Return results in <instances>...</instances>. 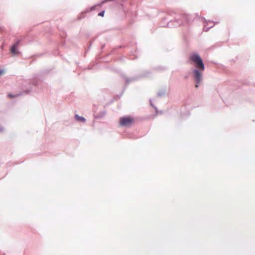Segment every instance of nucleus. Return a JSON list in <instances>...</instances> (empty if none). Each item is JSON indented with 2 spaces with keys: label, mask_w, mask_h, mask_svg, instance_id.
<instances>
[{
  "label": "nucleus",
  "mask_w": 255,
  "mask_h": 255,
  "mask_svg": "<svg viewBox=\"0 0 255 255\" xmlns=\"http://www.w3.org/2000/svg\"><path fill=\"white\" fill-rule=\"evenodd\" d=\"M96 6H94L91 7V10H93L95 9Z\"/></svg>",
  "instance_id": "obj_11"
},
{
  "label": "nucleus",
  "mask_w": 255,
  "mask_h": 255,
  "mask_svg": "<svg viewBox=\"0 0 255 255\" xmlns=\"http://www.w3.org/2000/svg\"><path fill=\"white\" fill-rule=\"evenodd\" d=\"M132 121V119L129 117H123L120 119V124L123 126H127L129 125Z\"/></svg>",
  "instance_id": "obj_3"
},
{
  "label": "nucleus",
  "mask_w": 255,
  "mask_h": 255,
  "mask_svg": "<svg viewBox=\"0 0 255 255\" xmlns=\"http://www.w3.org/2000/svg\"><path fill=\"white\" fill-rule=\"evenodd\" d=\"M176 23L175 24V26H179L183 24L187 21V15L184 14L182 15H178L175 18Z\"/></svg>",
  "instance_id": "obj_2"
},
{
  "label": "nucleus",
  "mask_w": 255,
  "mask_h": 255,
  "mask_svg": "<svg viewBox=\"0 0 255 255\" xmlns=\"http://www.w3.org/2000/svg\"><path fill=\"white\" fill-rule=\"evenodd\" d=\"M4 130V128L0 125V132H2Z\"/></svg>",
  "instance_id": "obj_8"
},
{
  "label": "nucleus",
  "mask_w": 255,
  "mask_h": 255,
  "mask_svg": "<svg viewBox=\"0 0 255 255\" xmlns=\"http://www.w3.org/2000/svg\"><path fill=\"white\" fill-rule=\"evenodd\" d=\"M75 118L76 121L82 123H85L86 122V119L84 117L79 116L77 114L75 115Z\"/></svg>",
  "instance_id": "obj_6"
},
{
  "label": "nucleus",
  "mask_w": 255,
  "mask_h": 255,
  "mask_svg": "<svg viewBox=\"0 0 255 255\" xmlns=\"http://www.w3.org/2000/svg\"><path fill=\"white\" fill-rule=\"evenodd\" d=\"M104 13H105L104 11H103L100 12L99 13V14H98V15H100V16H104Z\"/></svg>",
  "instance_id": "obj_7"
},
{
  "label": "nucleus",
  "mask_w": 255,
  "mask_h": 255,
  "mask_svg": "<svg viewBox=\"0 0 255 255\" xmlns=\"http://www.w3.org/2000/svg\"><path fill=\"white\" fill-rule=\"evenodd\" d=\"M9 96L10 97H11V98H14V97H15V96H14V95H11V94H9Z\"/></svg>",
  "instance_id": "obj_12"
},
{
  "label": "nucleus",
  "mask_w": 255,
  "mask_h": 255,
  "mask_svg": "<svg viewBox=\"0 0 255 255\" xmlns=\"http://www.w3.org/2000/svg\"><path fill=\"white\" fill-rule=\"evenodd\" d=\"M213 26V22L209 21V23H207L206 25H204V30L207 31Z\"/></svg>",
  "instance_id": "obj_5"
},
{
  "label": "nucleus",
  "mask_w": 255,
  "mask_h": 255,
  "mask_svg": "<svg viewBox=\"0 0 255 255\" xmlns=\"http://www.w3.org/2000/svg\"><path fill=\"white\" fill-rule=\"evenodd\" d=\"M4 73V70L0 69V75L3 74Z\"/></svg>",
  "instance_id": "obj_9"
},
{
  "label": "nucleus",
  "mask_w": 255,
  "mask_h": 255,
  "mask_svg": "<svg viewBox=\"0 0 255 255\" xmlns=\"http://www.w3.org/2000/svg\"><path fill=\"white\" fill-rule=\"evenodd\" d=\"M19 43V40H18L11 47L10 52L13 55H17L19 53V52L17 50V47Z\"/></svg>",
  "instance_id": "obj_4"
},
{
  "label": "nucleus",
  "mask_w": 255,
  "mask_h": 255,
  "mask_svg": "<svg viewBox=\"0 0 255 255\" xmlns=\"http://www.w3.org/2000/svg\"><path fill=\"white\" fill-rule=\"evenodd\" d=\"M190 59L195 64V68L191 72V76L194 80L196 88H198L203 80V72L205 67L202 60L197 54H193L190 56Z\"/></svg>",
  "instance_id": "obj_1"
},
{
  "label": "nucleus",
  "mask_w": 255,
  "mask_h": 255,
  "mask_svg": "<svg viewBox=\"0 0 255 255\" xmlns=\"http://www.w3.org/2000/svg\"><path fill=\"white\" fill-rule=\"evenodd\" d=\"M165 94V92H163L162 93H158V95L159 96H161V95H163V94Z\"/></svg>",
  "instance_id": "obj_10"
},
{
  "label": "nucleus",
  "mask_w": 255,
  "mask_h": 255,
  "mask_svg": "<svg viewBox=\"0 0 255 255\" xmlns=\"http://www.w3.org/2000/svg\"><path fill=\"white\" fill-rule=\"evenodd\" d=\"M168 24H169V25H171V21H170V22L168 23Z\"/></svg>",
  "instance_id": "obj_13"
}]
</instances>
